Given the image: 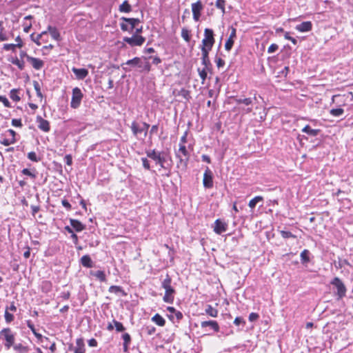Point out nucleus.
Returning a JSON list of instances; mask_svg holds the SVG:
<instances>
[{
  "instance_id": "nucleus-52",
  "label": "nucleus",
  "mask_w": 353,
  "mask_h": 353,
  "mask_svg": "<svg viewBox=\"0 0 353 353\" xmlns=\"http://www.w3.org/2000/svg\"><path fill=\"white\" fill-rule=\"evenodd\" d=\"M21 172H22L23 174L29 176H30L33 179H36V177H37V175L34 173L32 172L28 168L23 169Z\"/></svg>"
},
{
  "instance_id": "nucleus-63",
  "label": "nucleus",
  "mask_w": 353,
  "mask_h": 353,
  "mask_svg": "<svg viewBox=\"0 0 353 353\" xmlns=\"http://www.w3.org/2000/svg\"><path fill=\"white\" fill-rule=\"evenodd\" d=\"M61 203L68 210H70L72 209L70 203L66 199H63Z\"/></svg>"
},
{
  "instance_id": "nucleus-32",
  "label": "nucleus",
  "mask_w": 353,
  "mask_h": 353,
  "mask_svg": "<svg viewBox=\"0 0 353 353\" xmlns=\"http://www.w3.org/2000/svg\"><path fill=\"white\" fill-rule=\"evenodd\" d=\"M152 321L157 325L163 327L165 325V319L159 314H156L152 316Z\"/></svg>"
},
{
  "instance_id": "nucleus-55",
  "label": "nucleus",
  "mask_w": 353,
  "mask_h": 353,
  "mask_svg": "<svg viewBox=\"0 0 353 353\" xmlns=\"http://www.w3.org/2000/svg\"><path fill=\"white\" fill-rule=\"evenodd\" d=\"M12 125L14 127L21 128L23 126L21 119H13L12 120Z\"/></svg>"
},
{
  "instance_id": "nucleus-31",
  "label": "nucleus",
  "mask_w": 353,
  "mask_h": 353,
  "mask_svg": "<svg viewBox=\"0 0 353 353\" xmlns=\"http://www.w3.org/2000/svg\"><path fill=\"white\" fill-rule=\"evenodd\" d=\"M211 70L210 69H208L207 68H199L197 69V72L199 74V77L201 79V83L203 84L207 79V76H208V72H210Z\"/></svg>"
},
{
  "instance_id": "nucleus-27",
  "label": "nucleus",
  "mask_w": 353,
  "mask_h": 353,
  "mask_svg": "<svg viewBox=\"0 0 353 353\" xmlns=\"http://www.w3.org/2000/svg\"><path fill=\"white\" fill-rule=\"evenodd\" d=\"M205 314L216 318L218 316L219 311L216 308L213 307L211 305H207L205 309Z\"/></svg>"
},
{
  "instance_id": "nucleus-15",
  "label": "nucleus",
  "mask_w": 353,
  "mask_h": 353,
  "mask_svg": "<svg viewBox=\"0 0 353 353\" xmlns=\"http://www.w3.org/2000/svg\"><path fill=\"white\" fill-rule=\"evenodd\" d=\"M172 94L175 97H181L185 101H189L190 99H191L190 92L188 90H186L185 88H181L179 90L174 89L172 91Z\"/></svg>"
},
{
  "instance_id": "nucleus-46",
  "label": "nucleus",
  "mask_w": 353,
  "mask_h": 353,
  "mask_svg": "<svg viewBox=\"0 0 353 353\" xmlns=\"http://www.w3.org/2000/svg\"><path fill=\"white\" fill-rule=\"evenodd\" d=\"M28 158L34 162H38L40 161V158H39L35 152H30L28 153Z\"/></svg>"
},
{
  "instance_id": "nucleus-28",
  "label": "nucleus",
  "mask_w": 353,
  "mask_h": 353,
  "mask_svg": "<svg viewBox=\"0 0 353 353\" xmlns=\"http://www.w3.org/2000/svg\"><path fill=\"white\" fill-rule=\"evenodd\" d=\"M302 132L307 134L308 135L316 137L319 134L321 130L319 129H312L309 125H306L302 129Z\"/></svg>"
},
{
  "instance_id": "nucleus-18",
  "label": "nucleus",
  "mask_w": 353,
  "mask_h": 353,
  "mask_svg": "<svg viewBox=\"0 0 353 353\" xmlns=\"http://www.w3.org/2000/svg\"><path fill=\"white\" fill-rule=\"evenodd\" d=\"M72 71L79 80H83L88 75V70L85 68H77L73 67Z\"/></svg>"
},
{
  "instance_id": "nucleus-7",
  "label": "nucleus",
  "mask_w": 353,
  "mask_h": 353,
  "mask_svg": "<svg viewBox=\"0 0 353 353\" xmlns=\"http://www.w3.org/2000/svg\"><path fill=\"white\" fill-rule=\"evenodd\" d=\"M0 336H3L6 341L4 346L7 350H9L14 344L15 337L10 328H3L0 332Z\"/></svg>"
},
{
  "instance_id": "nucleus-35",
  "label": "nucleus",
  "mask_w": 353,
  "mask_h": 353,
  "mask_svg": "<svg viewBox=\"0 0 353 353\" xmlns=\"http://www.w3.org/2000/svg\"><path fill=\"white\" fill-rule=\"evenodd\" d=\"M167 310L170 313L174 314L177 321H181L183 317L182 312L179 310H176L174 307L168 306L167 307Z\"/></svg>"
},
{
  "instance_id": "nucleus-21",
  "label": "nucleus",
  "mask_w": 353,
  "mask_h": 353,
  "mask_svg": "<svg viewBox=\"0 0 353 353\" xmlns=\"http://www.w3.org/2000/svg\"><path fill=\"white\" fill-rule=\"evenodd\" d=\"M46 31L47 33L50 34L52 38L55 41H60L61 40L60 32L56 27L48 26Z\"/></svg>"
},
{
  "instance_id": "nucleus-40",
  "label": "nucleus",
  "mask_w": 353,
  "mask_h": 353,
  "mask_svg": "<svg viewBox=\"0 0 353 353\" xmlns=\"http://www.w3.org/2000/svg\"><path fill=\"white\" fill-rule=\"evenodd\" d=\"M181 37L186 41L189 42L191 39L190 31L187 28H182L181 30Z\"/></svg>"
},
{
  "instance_id": "nucleus-3",
  "label": "nucleus",
  "mask_w": 353,
  "mask_h": 353,
  "mask_svg": "<svg viewBox=\"0 0 353 353\" xmlns=\"http://www.w3.org/2000/svg\"><path fill=\"white\" fill-rule=\"evenodd\" d=\"M190 153L188 151L185 145L179 144L178 151L176 152V157L179 159L177 167H181L183 170L188 168V164L190 160Z\"/></svg>"
},
{
  "instance_id": "nucleus-12",
  "label": "nucleus",
  "mask_w": 353,
  "mask_h": 353,
  "mask_svg": "<svg viewBox=\"0 0 353 353\" xmlns=\"http://www.w3.org/2000/svg\"><path fill=\"white\" fill-rule=\"evenodd\" d=\"M203 186L208 189L213 187V175L208 167L206 168L203 174Z\"/></svg>"
},
{
  "instance_id": "nucleus-51",
  "label": "nucleus",
  "mask_w": 353,
  "mask_h": 353,
  "mask_svg": "<svg viewBox=\"0 0 353 353\" xmlns=\"http://www.w3.org/2000/svg\"><path fill=\"white\" fill-rule=\"evenodd\" d=\"M225 0H216V8L219 9H221L223 12H225Z\"/></svg>"
},
{
  "instance_id": "nucleus-16",
  "label": "nucleus",
  "mask_w": 353,
  "mask_h": 353,
  "mask_svg": "<svg viewBox=\"0 0 353 353\" xmlns=\"http://www.w3.org/2000/svg\"><path fill=\"white\" fill-rule=\"evenodd\" d=\"M228 229V224L220 220L216 219L214 222V232L217 234H221Z\"/></svg>"
},
{
  "instance_id": "nucleus-58",
  "label": "nucleus",
  "mask_w": 353,
  "mask_h": 353,
  "mask_svg": "<svg viewBox=\"0 0 353 353\" xmlns=\"http://www.w3.org/2000/svg\"><path fill=\"white\" fill-rule=\"evenodd\" d=\"M278 49H279V46L276 43H272L269 46V48L268 49V52L270 54L273 53V52H276Z\"/></svg>"
},
{
  "instance_id": "nucleus-49",
  "label": "nucleus",
  "mask_w": 353,
  "mask_h": 353,
  "mask_svg": "<svg viewBox=\"0 0 353 353\" xmlns=\"http://www.w3.org/2000/svg\"><path fill=\"white\" fill-rule=\"evenodd\" d=\"M17 48V46L15 45V43H6L3 45V50H11L12 52H15L16 51V48Z\"/></svg>"
},
{
  "instance_id": "nucleus-19",
  "label": "nucleus",
  "mask_w": 353,
  "mask_h": 353,
  "mask_svg": "<svg viewBox=\"0 0 353 353\" xmlns=\"http://www.w3.org/2000/svg\"><path fill=\"white\" fill-rule=\"evenodd\" d=\"M295 29L300 32H309L312 29V23L310 21H304L297 25L295 27Z\"/></svg>"
},
{
  "instance_id": "nucleus-13",
  "label": "nucleus",
  "mask_w": 353,
  "mask_h": 353,
  "mask_svg": "<svg viewBox=\"0 0 353 353\" xmlns=\"http://www.w3.org/2000/svg\"><path fill=\"white\" fill-rule=\"evenodd\" d=\"M28 62L36 70H41L45 65V63L42 59L33 57H28Z\"/></svg>"
},
{
  "instance_id": "nucleus-53",
  "label": "nucleus",
  "mask_w": 353,
  "mask_h": 353,
  "mask_svg": "<svg viewBox=\"0 0 353 353\" xmlns=\"http://www.w3.org/2000/svg\"><path fill=\"white\" fill-rule=\"evenodd\" d=\"M0 102H1L6 108H10L11 104L5 96L0 95Z\"/></svg>"
},
{
  "instance_id": "nucleus-56",
  "label": "nucleus",
  "mask_w": 353,
  "mask_h": 353,
  "mask_svg": "<svg viewBox=\"0 0 353 353\" xmlns=\"http://www.w3.org/2000/svg\"><path fill=\"white\" fill-rule=\"evenodd\" d=\"M234 324L236 326H239L241 324H242L243 325H245V321L243 320V318L237 316L234 319Z\"/></svg>"
},
{
  "instance_id": "nucleus-5",
  "label": "nucleus",
  "mask_w": 353,
  "mask_h": 353,
  "mask_svg": "<svg viewBox=\"0 0 353 353\" xmlns=\"http://www.w3.org/2000/svg\"><path fill=\"white\" fill-rule=\"evenodd\" d=\"M121 20L125 22L120 24L121 30L124 32H132L140 23V20L136 18L121 17Z\"/></svg>"
},
{
  "instance_id": "nucleus-17",
  "label": "nucleus",
  "mask_w": 353,
  "mask_h": 353,
  "mask_svg": "<svg viewBox=\"0 0 353 353\" xmlns=\"http://www.w3.org/2000/svg\"><path fill=\"white\" fill-rule=\"evenodd\" d=\"M37 123H38V128L45 132H48L50 130V125L48 121L43 119L41 116L37 117Z\"/></svg>"
},
{
  "instance_id": "nucleus-8",
  "label": "nucleus",
  "mask_w": 353,
  "mask_h": 353,
  "mask_svg": "<svg viewBox=\"0 0 353 353\" xmlns=\"http://www.w3.org/2000/svg\"><path fill=\"white\" fill-rule=\"evenodd\" d=\"M123 41L127 43L130 46H141L145 41V38L141 34H133L131 37H125Z\"/></svg>"
},
{
  "instance_id": "nucleus-34",
  "label": "nucleus",
  "mask_w": 353,
  "mask_h": 353,
  "mask_svg": "<svg viewBox=\"0 0 353 353\" xmlns=\"http://www.w3.org/2000/svg\"><path fill=\"white\" fill-rule=\"evenodd\" d=\"M9 61L17 65L21 70H23L25 68V62L21 59H19L17 57L12 58L11 59H9Z\"/></svg>"
},
{
  "instance_id": "nucleus-14",
  "label": "nucleus",
  "mask_w": 353,
  "mask_h": 353,
  "mask_svg": "<svg viewBox=\"0 0 353 353\" xmlns=\"http://www.w3.org/2000/svg\"><path fill=\"white\" fill-rule=\"evenodd\" d=\"M230 29H231L230 34L225 43V49L227 51H230L232 49V48L234 45V39L236 37V28L234 27H231Z\"/></svg>"
},
{
  "instance_id": "nucleus-44",
  "label": "nucleus",
  "mask_w": 353,
  "mask_h": 353,
  "mask_svg": "<svg viewBox=\"0 0 353 353\" xmlns=\"http://www.w3.org/2000/svg\"><path fill=\"white\" fill-rule=\"evenodd\" d=\"M141 62V59L139 57H134L132 59H130L127 61L125 63L126 65H130L132 66H137Z\"/></svg>"
},
{
  "instance_id": "nucleus-6",
  "label": "nucleus",
  "mask_w": 353,
  "mask_h": 353,
  "mask_svg": "<svg viewBox=\"0 0 353 353\" xmlns=\"http://www.w3.org/2000/svg\"><path fill=\"white\" fill-rule=\"evenodd\" d=\"M83 98V94L81 89L78 87H75L72 89V98L70 101V107L73 109L78 108L81 103Z\"/></svg>"
},
{
  "instance_id": "nucleus-54",
  "label": "nucleus",
  "mask_w": 353,
  "mask_h": 353,
  "mask_svg": "<svg viewBox=\"0 0 353 353\" xmlns=\"http://www.w3.org/2000/svg\"><path fill=\"white\" fill-rule=\"evenodd\" d=\"M145 331L148 335H152L155 333L156 328L152 325H148L145 327Z\"/></svg>"
},
{
  "instance_id": "nucleus-61",
  "label": "nucleus",
  "mask_w": 353,
  "mask_h": 353,
  "mask_svg": "<svg viewBox=\"0 0 353 353\" xmlns=\"http://www.w3.org/2000/svg\"><path fill=\"white\" fill-rule=\"evenodd\" d=\"M64 161L68 165L72 164V157L71 154H66L64 157Z\"/></svg>"
},
{
  "instance_id": "nucleus-36",
  "label": "nucleus",
  "mask_w": 353,
  "mask_h": 353,
  "mask_svg": "<svg viewBox=\"0 0 353 353\" xmlns=\"http://www.w3.org/2000/svg\"><path fill=\"white\" fill-rule=\"evenodd\" d=\"M122 339L123 340V350L124 352H127L128 345L131 342V336L128 333H125L122 335Z\"/></svg>"
},
{
  "instance_id": "nucleus-39",
  "label": "nucleus",
  "mask_w": 353,
  "mask_h": 353,
  "mask_svg": "<svg viewBox=\"0 0 353 353\" xmlns=\"http://www.w3.org/2000/svg\"><path fill=\"white\" fill-rule=\"evenodd\" d=\"M92 275H94L101 282H105L107 280L105 274L102 270H98V271L95 272L94 273H92Z\"/></svg>"
},
{
  "instance_id": "nucleus-1",
  "label": "nucleus",
  "mask_w": 353,
  "mask_h": 353,
  "mask_svg": "<svg viewBox=\"0 0 353 353\" xmlns=\"http://www.w3.org/2000/svg\"><path fill=\"white\" fill-rule=\"evenodd\" d=\"M172 279L167 274L165 278L161 283V287L165 290V294L163 300L167 303H173L176 294V290L172 285Z\"/></svg>"
},
{
  "instance_id": "nucleus-20",
  "label": "nucleus",
  "mask_w": 353,
  "mask_h": 353,
  "mask_svg": "<svg viewBox=\"0 0 353 353\" xmlns=\"http://www.w3.org/2000/svg\"><path fill=\"white\" fill-rule=\"evenodd\" d=\"M201 326L202 328H205L206 327H210L215 332H219L220 327L219 323L216 321H204L201 323Z\"/></svg>"
},
{
  "instance_id": "nucleus-38",
  "label": "nucleus",
  "mask_w": 353,
  "mask_h": 353,
  "mask_svg": "<svg viewBox=\"0 0 353 353\" xmlns=\"http://www.w3.org/2000/svg\"><path fill=\"white\" fill-rule=\"evenodd\" d=\"M19 89H12L10 92V99L15 102L19 101L21 100V97L19 95Z\"/></svg>"
},
{
  "instance_id": "nucleus-26",
  "label": "nucleus",
  "mask_w": 353,
  "mask_h": 353,
  "mask_svg": "<svg viewBox=\"0 0 353 353\" xmlns=\"http://www.w3.org/2000/svg\"><path fill=\"white\" fill-rule=\"evenodd\" d=\"M85 348L84 341L82 339H77L74 353H85Z\"/></svg>"
},
{
  "instance_id": "nucleus-47",
  "label": "nucleus",
  "mask_w": 353,
  "mask_h": 353,
  "mask_svg": "<svg viewBox=\"0 0 353 353\" xmlns=\"http://www.w3.org/2000/svg\"><path fill=\"white\" fill-rule=\"evenodd\" d=\"M34 88L37 92V97H39L40 99L41 100L43 99V94L41 91L40 85L37 81H34Z\"/></svg>"
},
{
  "instance_id": "nucleus-59",
  "label": "nucleus",
  "mask_w": 353,
  "mask_h": 353,
  "mask_svg": "<svg viewBox=\"0 0 353 353\" xmlns=\"http://www.w3.org/2000/svg\"><path fill=\"white\" fill-rule=\"evenodd\" d=\"M259 318V315L255 312H252L249 315V321L251 322L256 321Z\"/></svg>"
},
{
  "instance_id": "nucleus-22",
  "label": "nucleus",
  "mask_w": 353,
  "mask_h": 353,
  "mask_svg": "<svg viewBox=\"0 0 353 353\" xmlns=\"http://www.w3.org/2000/svg\"><path fill=\"white\" fill-rule=\"evenodd\" d=\"M210 52L201 51V63L203 68L212 70V64L209 58Z\"/></svg>"
},
{
  "instance_id": "nucleus-57",
  "label": "nucleus",
  "mask_w": 353,
  "mask_h": 353,
  "mask_svg": "<svg viewBox=\"0 0 353 353\" xmlns=\"http://www.w3.org/2000/svg\"><path fill=\"white\" fill-rule=\"evenodd\" d=\"M141 161L143 163V166L145 170H150V165L147 158L143 157L141 158Z\"/></svg>"
},
{
  "instance_id": "nucleus-45",
  "label": "nucleus",
  "mask_w": 353,
  "mask_h": 353,
  "mask_svg": "<svg viewBox=\"0 0 353 353\" xmlns=\"http://www.w3.org/2000/svg\"><path fill=\"white\" fill-rule=\"evenodd\" d=\"M14 350L19 352H26L28 350L27 347L23 346L21 343H19L12 346Z\"/></svg>"
},
{
  "instance_id": "nucleus-43",
  "label": "nucleus",
  "mask_w": 353,
  "mask_h": 353,
  "mask_svg": "<svg viewBox=\"0 0 353 353\" xmlns=\"http://www.w3.org/2000/svg\"><path fill=\"white\" fill-rule=\"evenodd\" d=\"M4 316H5V320L6 321V323H11L14 320V316L12 314H10L8 312V307L6 308Z\"/></svg>"
},
{
  "instance_id": "nucleus-23",
  "label": "nucleus",
  "mask_w": 353,
  "mask_h": 353,
  "mask_svg": "<svg viewBox=\"0 0 353 353\" xmlns=\"http://www.w3.org/2000/svg\"><path fill=\"white\" fill-rule=\"evenodd\" d=\"M43 37H47V31H43L41 33L37 35H35L34 33L30 34L31 40L37 46H41L42 44L41 39Z\"/></svg>"
},
{
  "instance_id": "nucleus-25",
  "label": "nucleus",
  "mask_w": 353,
  "mask_h": 353,
  "mask_svg": "<svg viewBox=\"0 0 353 353\" xmlns=\"http://www.w3.org/2000/svg\"><path fill=\"white\" fill-rule=\"evenodd\" d=\"M130 128L134 137H137L138 134L141 133L144 134V129L140 127L139 123L136 121L132 123Z\"/></svg>"
},
{
  "instance_id": "nucleus-29",
  "label": "nucleus",
  "mask_w": 353,
  "mask_h": 353,
  "mask_svg": "<svg viewBox=\"0 0 353 353\" xmlns=\"http://www.w3.org/2000/svg\"><path fill=\"white\" fill-rule=\"evenodd\" d=\"M108 291L110 292V293H114V294H121V296H126V293L125 292V291L123 290V288L121 287V286H119V285H111L109 289H108Z\"/></svg>"
},
{
  "instance_id": "nucleus-62",
  "label": "nucleus",
  "mask_w": 353,
  "mask_h": 353,
  "mask_svg": "<svg viewBox=\"0 0 353 353\" xmlns=\"http://www.w3.org/2000/svg\"><path fill=\"white\" fill-rule=\"evenodd\" d=\"M15 41L17 42V43H15V45L17 46V48H21L23 46V42L19 36L17 37V38L15 39Z\"/></svg>"
},
{
  "instance_id": "nucleus-9",
  "label": "nucleus",
  "mask_w": 353,
  "mask_h": 353,
  "mask_svg": "<svg viewBox=\"0 0 353 353\" xmlns=\"http://www.w3.org/2000/svg\"><path fill=\"white\" fill-rule=\"evenodd\" d=\"M3 136L9 137L2 138V139L0 141V143L5 146H8V145L14 144L17 142V139H16L17 133L12 129L8 130L4 134H2V137Z\"/></svg>"
},
{
  "instance_id": "nucleus-33",
  "label": "nucleus",
  "mask_w": 353,
  "mask_h": 353,
  "mask_svg": "<svg viewBox=\"0 0 353 353\" xmlns=\"http://www.w3.org/2000/svg\"><path fill=\"white\" fill-rule=\"evenodd\" d=\"M119 10L121 12L129 13L132 11V7L128 1H124L119 6Z\"/></svg>"
},
{
  "instance_id": "nucleus-10",
  "label": "nucleus",
  "mask_w": 353,
  "mask_h": 353,
  "mask_svg": "<svg viewBox=\"0 0 353 353\" xmlns=\"http://www.w3.org/2000/svg\"><path fill=\"white\" fill-rule=\"evenodd\" d=\"M191 8L194 20L199 21L203 9V5L201 1L198 0L196 2L192 3Z\"/></svg>"
},
{
  "instance_id": "nucleus-11",
  "label": "nucleus",
  "mask_w": 353,
  "mask_h": 353,
  "mask_svg": "<svg viewBox=\"0 0 353 353\" xmlns=\"http://www.w3.org/2000/svg\"><path fill=\"white\" fill-rule=\"evenodd\" d=\"M146 154L148 158L155 161L161 167H163L165 159L161 155V152H157L155 150H149L146 151Z\"/></svg>"
},
{
  "instance_id": "nucleus-42",
  "label": "nucleus",
  "mask_w": 353,
  "mask_h": 353,
  "mask_svg": "<svg viewBox=\"0 0 353 353\" xmlns=\"http://www.w3.org/2000/svg\"><path fill=\"white\" fill-rule=\"evenodd\" d=\"M344 112V110L343 108H334L330 110V113L331 115L334 117H339L342 115Z\"/></svg>"
},
{
  "instance_id": "nucleus-48",
  "label": "nucleus",
  "mask_w": 353,
  "mask_h": 353,
  "mask_svg": "<svg viewBox=\"0 0 353 353\" xmlns=\"http://www.w3.org/2000/svg\"><path fill=\"white\" fill-rule=\"evenodd\" d=\"M280 234H281V236L284 239H288V238L295 239L296 237L294 234H293L292 232H290L289 231L281 230V231H280Z\"/></svg>"
},
{
  "instance_id": "nucleus-41",
  "label": "nucleus",
  "mask_w": 353,
  "mask_h": 353,
  "mask_svg": "<svg viewBox=\"0 0 353 353\" xmlns=\"http://www.w3.org/2000/svg\"><path fill=\"white\" fill-rule=\"evenodd\" d=\"M300 256L302 263H307L310 261L309 251L307 250H303Z\"/></svg>"
},
{
  "instance_id": "nucleus-4",
  "label": "nucleus",
  "mask_w": 353,
  "mask_h": 353,
  "mask_svg": "<svg viewBox=\"0 0 353 353\" xmlns=\"http://www.w3.org/2000/svg\"><path fill=\"white\" fill-rule=\"evenodd\" d=\"M330 283L336 289L335 295L337 300H341L346 296L347 288L340 278L334 277Z\"/></svg>"
},
{
  "instance_id": "nucleus-64",
  "label": "nucleus",
  "mask_w": 353,
  "mask_h": 353,
  "mask_svg": "<svg viewBox=\"0 0 353 353\" xmlns=\"http://www.w3.org/2000/svg\"><path fill=\"white\" fill-rule=\"evenodd\" d=\"M149 58L152 59V63L154 65L161 63V59L159 57H150Z\"/></svg>"
},
{
  "instance_id": "nucleus-37",
  "label": "nucleus",
  "mask_w": 353,
  "mask_h": 353,
  "mask_svg": "<svg viewBox=\"0 0 353 353\" xmlns=\"http://www.w3.org/2000/svg\"><path fill=\"white\" fill-rule=\"evenodd\" d=\"M263 201V197L262 196H256L254 197L249 201L248 206L252 210L256 207V205L260 202Z\"/></svg>"
},
{
  "instance_id": "nucleus-60",
  "label": "nucleus",
  "mask_w": 353,
  "mask_h": 353,
  "mask_svg": "<svg viewBox=\"0 0 353 353\" xmlns=\"http://www.w3.org/2000/svg\"><path fill=\"white\" fill-rule=\"evenodd\" d=\"M215 62H216V66L219 68H222L225 65V61L220 57L216 58L215 60Z\"/></svg>"
},
{
  "instance_id": "nucleus-2",
  "label": "nucleus",
  "mask_w": 353,
  "mask_h": 353,
  "mask_svg": "<svg viewBox=\"0 0 353 353\" xmlns=\"http://www.w3.org/2000/svg\"><path fill=\"white\" fill-rule=\"evenodd\" d=\"M215 43L214 34L213 30L205 28L204 30V37L202 39L201 45V51L210 52Z\"/></svg>"
},
{
  "instance_id": "nucleus-50",
  "label": "nucleus",
  "mask_w": 353,
  "mask_h": 353,
  "mask_svg": "<svg viewBox=\"0 0 353 353\" xmlns=\"http://www.w3.org/2000/svg\"><path fill=\"white\" fill-rule=\"evenodd\" d=\"M113 322H114L116 330L117 332H123V331L125 330V327H124L123 325L121 322H119V321H115V320H114Z\"/></svg>"
},
{
  "instance_id": "nucleus-30",
  "label": "nucleus",
  "mask_w": 353,
  "mask_h": 353,
  "mask_svg": "<svg viewBox=\"0 0 353 353\" xmlns=\"http://www.w3.org/2000/svg\"><path fill=\"white\" fill-rule=\"evenodd\" d=\"M81 263L85 268H92L93 266V262L89 255H83L81 258Z\"/></svg>"
},
{
  "instance_id": "nucleus-24",
  "label": "nucleus",
  "mask_w": 353,
  "mask_h": 353,
  "mask_svg": "<svg viewBox=\"0 0 353 353\" xmlns=\"http://www.w3.org/2000/svg\"><path fill=\"white\" fill-rule=\"evenodd\" d=\"M70 223L76 232H81L85 228V226L79 220L71 219Z\"/></svg>"
}]
</instances>
